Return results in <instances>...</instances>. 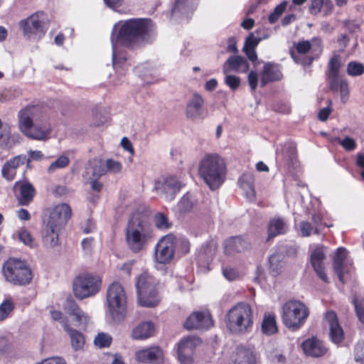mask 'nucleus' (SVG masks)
<instances>
[{
  "instance_id": "2eb2a0df",
  "label": "nucleus",
  "mask_w": 364,
  "mask_h": 364,
  "mask_svg": "<svg viewBox=\"0 0 364 364\" xmlns=\"http://www.w3.org/2000/svg\"><path fill=\"white\" fill-rule=\"evenodd\" d=\"M182 187V183L173 176L159 180L155 189L166 200H172Z\"/></svg>"
},
{
  "instance_id": "423d86ee",
  "label": "nucleus",
  "mask_w": 364,
  "mask_h": 364,
  "mask_svg": "<svg viewBox=\"0 0 364 364\" xmlns=\"http://www.w3.org/2000/svg\"><path fill=\"white\" fill-rule=\"evenodd\" d=\"M107 314L114 322L124 319L127 312V296L123 286L117 282L112 283L107 291Z\"/></svg>"
},
{
  "instance_id": "ddd939ff",
  "label": "nucleus",
  "mask_w": 364,
  "mask_h": 364,
  "mask_svg": "<svg viewBox=\"0 0 364 364\" xmlns=\"http://www.w3.org/2000/svg\"><path fill=\"white\" fill-rule=\"evenodd\" d=\"M310 263L317 276L324 282H329L325 272L326 247L323 245H310Z\"/></svg>"
},
{
  "instance_id": "c03bdc74",
  "label": "nucleus",
  "mask_w": 364,
  "mask_h": 364,
  "mask_svg": "<svg viewBox=\"0 0 364 364\" xmlns=\"http://www.w3.org/2000/svg\"><path fill=\"white\" fill-rule=\"evenodd\" d=\"M70 160L65 155L60 156L55 161H53L48 168V173H54L57 169L64 168L69 164Z\"/></svg>"
},
{
  "instance_id": "8fccbe9b",
  "label": "nucleus",
  "mask_w": 364,
  "mask_h": 364,
  "mask_svg": "<svg viewBox=\"0 0 364 364\" xmlns=\"http://www.w3.org/2000/svg\"><path fill=\"white\" fill-rule=\"evenodd\" d=\"M341 68L340 57L338 55L333 56L328 63V75L337 76Z\"/></svg>"
},
{
  "instance_id": "a19ab883",
  "label": "nucleus",
  "mask_w": 364,
  "mask_h": 364,
  "mask_svg": "<svg viewBox=\"0 0 364 364\" xmlns=\"http://www.w3.org/2000/svg\"><path fill=\"white\" fill-rule=\"evenodd\" d=\"M16 235L19 241L25 245L33 248L36 246L35 240L31 233L25 228H21L16 232Z\"/></svg>"
},
{
  "instance_id": "9d476101",
  "label": "nucleus",
  "mask_w": 364,
  "mask_h": 364,
  "mask_svg": "<svg viewBox=\"0 0 364 364\" xmlns=\"http://www.w3.org/2000/svg\"><path fill=\"white\" fill-rule=\"evenodd\" d=\"M100 284L98 277L89 274H80L73 281L74 295L80 299L93 296L99 291Z\"/></svg>"
},
{
  "instance_id": "f3484780",
  "label": "nucleus",
  "mask_w": 364,
  "mask_h": 364,
  "mask_svg": "<svg viewBox=\"0 0 364 364\" xmlns=\"http://www.w3.org/2000/svg\"><path fill=\"white\" fill-rule=\"evenodd\" d=\"M204 99L198 92H194L186 107V115L193 120L204 119L207 117L204 109Z\"/></svg>"
},
{
  "instance_id": "6e6d98bb",
  "label": "nucleus",
  "mask_w": 364,
  "mask_h": 364,
  "mask_svg": "<svg viewBox=\"0 0 364 364\" xmlns=\"http://www.w3.org/2000/svg\"><path fill=\"white\" fill-rule=\"evenodd\" d=\"M225 83L232 90H237L240 85V78L237 76L225 74Z\"/></svg>"
},
{
  "instance_id": "79ce46f5",
  "label": "nucleus",
  "mask_w": 364,
  "mask_h": 364,
  "mask_svg": "<svg viewBox=\"0 0 364 364\" xmlns=\"http://www.w3.org/2000/svg\"><path fill=\"white\" fill-rule=\"evenodd\" d=\"M154 222L155 226L161 230H166L172 226L171 223L169 222L166 215L162 213H157L154 215Z\"/></svg>"
},
{
  "instance_id": "e2e57ef3",
  "label": "nucleus",
  "mask_w": 364,
  "mask_h": 364,
  "mask_svg": "<svg viewBox=\"0 0 364 364\" xmlns=\"http://www.w3.org/2000/svg\"><path fill=\"white\" fill-rule=\"evenodd\" d=\"M356 315L359 321L364 323V300L355 299L353 301Z\"/></svg>"
},
{
  "instance_id": "1a4fd4ad",
  "label": "nucleus",
  "mask_w": 364,
  "mask_h": 364,
  "mask_svg": "<svg viewBox=\"0 0 364 364\" xmlns=\"http://www.w3.org/2000/svg\"><path fill=\"white\" fill-rule=\"evenodd\" d=\"M48 26L49 20L43 12H36L19 22L23 36L33 41L43 38Z\"/></svg>"
},
{
  "instance_id": "5701e85b",
  "label": "nucleus",
  "mask_w": 364,
  "mask_h": 364,
  "mask_svg": "<svg viewBox=\"0 0 364 364\" xmlns=\"http://www.w3.org/2000/svg\"><path fill=\"white\" fill-rule=\"evenodd\" d=\"M135 357L141 363H157L163 360V353L158 346H152L136 351Z\"/></svg>"
},
{
  "instance_id": "a211bd4d",
  "label": "nucleus",
  "mask_w": 364,
  "mask_h": 364,
  "mask_svg": "<svg viewBox=\"0 0 364 364\" xmlns=\"http://www.w3.org/2000/svg\"><path fill=\"white\" fill-rule=\"evenodd\" d=\"M213 326V321L208 311L193 312L184 323L187 329H208Z\"/></svg>"
},
{
  "instance_id": "bf43d9fd",
  "label": "nucleus",
  "mask_w": 364,
  "mask_h": 364,
  "mask_svg": "<svg viewBox=\"0 0 364 364\" xmlns=\"http://www.w3.org/2000/svg\"><path fill=\"white\" fill-rule=\"evenodd\" d=\"M214 254L215 247H213L212 245H206L205 249L199 253L198 259H204L206 263H208L209 261L213 259Z\"/></svg>"
},
{
  "instance_id": "c756f323",
  "label": "nucleus",
  "mask_w": 364,
  "mask_h": 364,
  "mask_svg": "<svg viewBox=\"0 0 364 364\" xmlns=\"http://www.w3.org/2000/svg\"><path fill=\"white\" fill-rule=\"evenodd\" d=\"M106 173L105 167L97 159L89 161L85 166L83 177L86 180L98 179Z\"/></svg>"
},
{
  "instance_id": "3c124183",
  "label": "nucleus",
  "mask_w": 364,
  "mask_h": 364,
  "mask_svg": "<svg viewBox=\"0 0 364 364\" xmlns=\"http://www.w3.org/2000/svg\"><path fill=\"white\" fill-rule=\"evenodd\" d=\"M104 166L105 167L106 173H117L121 172L122 169V165L119 161L111 159H107Z\"/></svg>"
},
{
  "instance_id": "37998d69",
  "label": "nucleus",
  "mask_w": 364,
  "mask_h": 364,
  "mask_svg": "<svg viewBox=\"0 0 364 364\" xmlns=\"http://www.w3.org/2000/svg\"><path fill=\"white\" fill-rule=\"evenodd\" d=\"M13 350V340L11 336L0 333V354H6Z\"/></svg>"
},
{
  "instance_id": "a878e982",
  "label": "nucleus",
  "mask_w": 364,
  "mask_h": 364,
  "mask_svg": "<svg viewBox=\"0 0 364 364\" xmlns=\"http://www.w3.org/2000/svg\"><path fill=\"white\" fill-rule=\"evenodd\" d=\"M330 328V338L333 343L338 344L343 339V331L338 323L337 316L333 311H328L325 316Z\"/></svg>"
},
{
  "instance_id": "c9c22d12",
  "label": "nucleus",
  "mask_w": 364,
  "mask_h": 364,
  "mask_svg": "<svg viewBox=\"0 0 364 364\" xmlns=\"http://www.w3.org/2000/svg\"><path fill=\"white\" fill-rule=\"evenodd\" d=\"M69 335L72 348L74 350H79L82 348L85 344V338L82 333L71 328L70 326L65 329Z\"/></svg>"
},
{
  "instance_id": "4468645a",
  "label": "nucleus",
  "mask_w": 364,
  "mask_h": 364,
  "mask_svg": "<svg viewBox=\"0 0 364 364\" xmlns=\"http://www.w3.org/2000/svg\"><path fill=\"white\" fill-rule=\"evenodd\" d=\"M200 340L195 336H188L181 340L178 345V357L181 364H192L193 355Z\"/></svg>"
},
{
  "instance_id": "de8ad7c7",
  "label": "nucleus",
  "mask_w": 364,
  "mask_h": 364,
  "mask_svg": "<svg viewBox=\"0 0 364 364\" xmlns=\"http://www.w3.org/2000/svg\"><path fill=\"white\" fill-rule=\"evenodd\" d=\"M134 260H129L118 267L119 277L126 279L131 276Z\"/></svg>"
},
{
  "instance_id": "72a5a7b5",
  "label": "nucleus",
  "mask_w": 364,
  "mask_h": 364,
  "mask_svg": "<svg viewBox=\"0 0 364 364\" xmlns=\"http://www.w3.org/2000/svg\"><path fill=\"white\" fill-rule=\"evenodd\" d=\"M154 326L150 321H144L138 324L132 332V338L135 340L146 339L154 335Z\"/></svg>"
},
{
  "instance_id": "052dcab7",
  "label": "nucleus",
  "mask_w": 364,
  "mask_h": 364,
  "mask_svg": "<svg viewBox=\"0 0 364 364\" xmlns=\"http://www.w3.org/2000/svg\"><path fill=\"white\" fill-rule=\"evenodd\" d=\"M254 181L255 178L253 174L251 173H245L239 178L238 183L242 190H246L247 186L254 185Z\"/></svg>"
},
{
  "instance_id": "aec40b11",
  "label": "nucleus",
  "mask_w": 364,
  "mask_h": 364,
  "mask_svg": "<svg viewBox=\"0 0 364 364\" xmlns=\"http://www.w3.org/2000/svg\"><path fill=\"white\" fill-rule=\"evenodd\" d=\"M301 347L304 353L309 357L320 358L328 353L326 345L316 337H311L304 341Z\"/></svg>"
},
{
  "instance_id": "bb28decb",
  "label": "nucleus",
  "mask_w": 364,
  "mask_h": 364,
  "mask_svg": "<svg viewBox=\"0 0 364 364\" xmlns=\"http://www.w3.org/2000/svg\"><path fill=\"white\" fill-rule=\"evenodd\" d=\"M26 162V157L18 155L7 161L1 168L2 177L7 181L14 180L17 168Z\"/></svg>"
},
{
  "instance_id": "5fc2aeb1",
  "label": "nucleus",
  "mask_w": 364,
  "mask_h": 364,
  "mask_svg": "<svg viewBox=\"0 0 364 364\" xmlns=\"http://www.w3.org/2000/svg\"><path fill=\"white\" fill-rule=\"evenodd\" d=\"M105 4L113 11L122 14L126 12V9L122 7L124 5V0H103Z\"/></svg>"
},
{
  "instance_id": "338daca9",
  "label": "nucleus",
  "mask_w": 364,
  "mask_h": 364,
  "mask_svg": "<svg viewBox=\"0 0 364 364\" xmlns=\"http://www.w3.org/2000/svg\"><path fill=\"white\" fill-rule=\"evenodd\" d=\"M300 232L303 237H308L311 235L312 232L315 233L314 226H312L309 222L302 221L300 225Z\"/></svg>"
},
{
  "instance_id": "603ef678",
  "label": "nucleus",
  "mask_w": 364,
  "mask_h": 364,
  "mask_svg": "<svg viewBox=\"0 0 364 364\" xmlns=\"http://www.w3.org/2000/svg\"><path fill=\"white\" fill-rule=\"evenodd\" d=\"M287 5V1H283L275 7L274 11L269 16V21L271 23H274L278 20L280 16L285 11Z\"/></svg>"
},
{
  "instance_id": "ea45409f",
  "label": "nucleus",
  "mask_w": 364,
  "mask_h": 364,
  "mask_svg": "<svg viewBox=\"0 0 364 364\" xmlns=\"http://www.w3.org/2000/svg\"><path fill=\"white\" fill-rule=\"evenodd\" d=\"M269 270L271 274L276 277L281 272L282 267V256L279 254H273L269 257Z\"/></svg>"
},
{
  "instance_id": "7c9ffc66",
  "label": "nucleus",
  "mask_w": 364,
  "mask_h": 364,
  "mask_svg": "<svg viewBox=\"0 0 364 364\" xmlns=\"http://www.w3.org/2000/svg\"><path fill=\"white\" fill-rule=\"evenodd\" d=\"M288 230V225L287 221L280 217H274L272 218L268 224L267 240L273 238L276 236L285 234Z\"/></svg>"
},
{
  "instance_id": "6ab92c4d",
  "label": "nucleus",
  "mask_w": 364,
  "mask_h": 364,
  "mask_svg": "<svg viewBox=\"0 0 364 364\" xmlns=\"http://www.w3.org/2000/svg\"><path fill=\"white\" fill-rule=\"evenodd\" d=\"M352 262L348 258L347 250L344 247H339L334 254L333 267L341 282L344 283V274L349 271Z\"/></svg>"
},
{
  "instance_id": "49530a36",
  "label": "nucleus",
  "mask_w": 364,
  "mask_h": 364,
  "mask_svg": "<svg viewBox=\"0 0 364 364\" xmlns=\"http://www.w3.org/2000/svg\"><path fill=\"white\" fill-rule=\"evenodd\" d=\"M14 309V303L9 299L4 301L0 305V322L7 318Z\"/></svg>"
},
{
  "instance_id": "b1692460",
  "label": "nucleus",
  "mask_w": 364,
  "mask_h": 364,
  "mask_svg": "<svg viewBox=\"0 0 364 364\" xmlns=\"http://www.w3.org/2000/svg\"><path fill=\"white\" fill-rule=\"evenodd\" d=\"M60 228L44 223L41 230L42 242L46 248H53L59 245Z\"/></svg>"
},
{
  "instance_id": "473e14b6",
  "label": "nucleus",
  "mask_w": 364,
  "mask_h": 364,
  "mask_svg": "<svg viewBox=\"0 0 364 364\" xmlns=\"http://www.w3.org/2000/svg\"><path fill=\"white\" fill-rule=\"evenodd\" d=\"M0 146L3 148H11L16 143L18 142L20 136L18 133L12 134L9 126L3 127V122L0 119Z\"/></svg>"
},
{
  "instance_id": "393cba45",
  "label": "nucleus",
  "mask_w": 364,
  "mask_h": 364,
  "mask_svg": "<svg viewBox=\"0 0 364 364\" xmlns=\"http://www.w3.org/2000/svg\"><path fill=\"white\" fill-rule=\"evenodd\" d=\"M199 0H176L171 15L188 18L196 9Z\"/></svg>"
},
{
  "instance_id": "0e129e2a",
  "label": "nucleus",
  "mask_w": 364,
  "mask_h": 364,
  "mask_svg": "<svg viewBox=\"0 0 364 364\" xmlns=\"http://www.w3.org/2000/svg\"><path fill=\"white\" fill-rule=\"evenodd\" d=\"M223 274L228 281H233L238 278V271L231 267H226L223 268Z\"/></svg>"
},
{
  "instance_id": "7ed1b4c3",
  "label": "nucleus",
  "mask_w": 364,
  "mask_h": 364,
  "mask_svg": "<svg viewBox=\"0 0 364 364\" xmlns=\"http://www.w3.org/2000/svg\"><path fill=\"white\" fill-rule=\"evenodd\" d=\"M154 238V228L144 214L134 213L129 218L125 230V241L133 253L144 250Z\"/></svg>"
},
{
  "instance_id": "69168bd1",
  "label": "nucleus",
  "mask_w": 364,
  "mask_h": 364,
  "mask_svg": "<svg viewBox=\"0 0 364 364\" xmlns=\"http://www.w3.org/2000/svg\"><path fill=\"white\" fill-rule=\"evenodd\" d=\"M355 361L364 363V342H358L354 349Z\"/></svg>"
},
{
  "instance_id": "20e7f679",
  "label": "nucleus",
  "mask_w": 364,
  "mask_h": 364,
  "mask_svg": "<svg viewBox=\"0 0 364 364\" xmlns=\"http://www.w3.org/2000/svg\"><path fill=\"white\" fill-rule=\"evenodd\" d=\"M198 174L210 189H218L226 178L225 159L216 153L205 154L198 164Z\"/></svg>"
},
{
  "instance_id": "f257e3e1",
  "label": "nucleus",
  "mask_w": 364,
  "mask_h": 364,
  "mask_svg": "<svg viewBox=\"0 0 364 364\" xmlns=\"http://www.w3.org/2000/svg\"><path fill=\"white\" fill-rule=\"evenodd\" d=\"M156 36V27L148 18H130L114 24L111 33L112 63L118 77L114 84L124 81L125 70L129 68L122 48H133L152 43Z\"/></svg>"
},
{
  "instance_id": "09e8293b",
  "label": "nucleus",
  "mask_w": 364,
  "mask_h": 364,
  "mask_svg": "<svg viewBox=\"0 0 364 364\" xmlns=\"http://www.w3.org/2000/svg\"><path fill=\"white\" fill-rule=\"evenodd\" d=\"M112 337L106 333H99L94 339V343L99 348H105L109 346L112 343Z\"/></svg>"
},
{
  "instance_id": "9b49d317",
  "label": "nucleus",
  "mask_w": 364,
  "mask_h": 364,
  "mask_svg": "<svg viewBox=\"0 0 364 364\" xmlns=\"http://www.w3.org/2000/svg\"><path fill=\"white\" fill-rule=\"evenodd\" d=\"M176 238L168 234L162 237L157 242L154 250V260L159 264H168L173 259Z\"/></svg>"
},
{
  "instance_id": "4d7b16f0",
  "label": "nucleus",
  "mask_w": 364,
  "mask_h": 364,
  "mask_svg": "<svg viewBox=\"0 0 364 364\" xmlns=\"http://www.w3.org/2000/svg\"><path fill=\"white\" fill-rule=\"evenodd\" d=\"M338 90H340L341 102L346 103L349 95L348 82L347 80L341 78Z\"/></svg>"
},
{
  "instance_id": "f03ea898",
  "label": "nucleus",
  "mask_w": 364,
  "mask_h": 364,
  "mask_svg": "<svg viewBox=\"0 0 364 364\" xmlns=\"http://www.w3.org/2000/svg\"><path fill=\"white\" fill-rule=\"evenodd\" d=\"M18 129L26 137L44 140L50 133V125L43 109L35 105L26 106L17 114Z\"/></svg>"
},
{
  "instance_id": "680f3d73",
  "label": "nucleus",
  "mask_w": 364,
  "mask_h": 364,
  "mask_svg": "<svg viewBox=\"0 0 364 364\" xmlns=\"http://www.w3.org/2000/svg\"><path fill=\"white\" fill-rule=\"evenodd\" d=\"M245 244V240L240 237H232L228 241V245L232 246L233 249L237 252H240L246 247Z\"/></svg>"
},
{
  "instance_id": "a18cd8bd",
  "label": "nucleus",
  "mask_w": 364,
  "mask_h": 364,
  "mask_svg": "<svg viewBox=\"0 0 364 364\" xmlns=\"http://www.w3.org/2000/svg\"><path fill=\"white\" fill-rule=\"evenodd\" d=\"M346 71L350 76H360L364 73V65L356 61H350L347 65Z\"/></svg>"
},
{
  "instance_id": "cd10ccee",
  "label": "nucleus",
  "mask_w": 364,
  "mask_h": 364,
  "mask_svg": "<svg viewBox=\"0 0 364 364\" xmlns=\"http://www.w3.org/2000/svg\"><path fill=\"white\" fill-rule=\"evenodd\" d=\"M282 74L279 65L273 63H266L261 73V86H265L267 83L279 80Z\"/></svg>"
},
{
  "instance_id": "6e6552de",
  "label": "nucleus",
  "mask_w": 364,
  "mask_h": 364,
  "mask_svg": "<svg viewBox=\"0 0 364 364\" xmlns=\"http://www.w3.org/2000/svg\"><path fill=\"white\" fill-rule=\"evenodd\" d=\"M5 279L15 285H26L32 280V272L24 261L9 259L3 265Z\"/></svg>"
},
{
  "instance_id": "864d4df0",
  "label": "nucleus",
  "mask_w": 364,
  "mask_h": 364,
  "mask_svg": "<svg viewBox=\"0 0 364 364\" xmlns=\"http://www.w3.org/2000/svg\"><path fill=\"white\" fill-rule=\"evenodd\" d=\"M50 314L52 319L53 321H58L62 325L64 330L69 326L67 318L63 316L60 311L50 309Z\"/></svg>"
},
{
  "instance_id": "4be33fe9",
  "label": "nucleus",
  "mask_w": 364,
  "mask_h": 364,
  "mask_svg": "<svg viewBox=\"0 0 364 364\" xmlns=\"http://www.w3.org/2000/svg\"><path fill=\"white\" fill-rule=\"evenodd\" d=\"M249 68V63L245 58L240 55H232L224 63L223 71L224 74L231 72L245 73L248 71Z\"/></svg>"
},
{
  "instance_id": "58836bf2",
  "label": "nucleus",
  "mask_w": 364,
  "mask_h": 364,
  "mask_svg": "<svg viewBox=\"0 0 364 364\" xmlns=\"http://www.w3.org/2000/svg\"><path fill=\"white\" fill-rule=\"evenodd\" d=\"M194 205L192 196L189 193L185 194L177 204V211L180 214H184L191 210Z\"/></svg>"
},
{
  "instance_id": "4c0bfd02",
  "label": "nucleus",
  "mask_w": 364,
  "mask_h": 364,
  "mask_svg": "<svg viewBox=\"0 0 364 364\" xmlns=\"http://www.w3.org/2000/svg\"><path fill=\"white\" fill-rule=\"evenodd\" d=\"M311 43L309 41H301L294 43V48L291 50V58L296 63H299V55L307 53L311 49Z\"/></svg>"
},
{
  "instance_id": "f704fd0d",
  "label": "nucleus",
  "mask_w": 364,
  "mask_h": 364,
  "mask_svg": "<svg viewBox=\"0 0 364 364\" xmlns=\"http://www.w3.org/2000/svg\"><path fill=\"white\" fill-rule=\"evenodd\" d=\"M276 155L277 158L284 159L285 162L294 165L296 159L295 144L292 142H287L284 145L281 151L277 147L276 149Z\"/></svg>"
},
{
  "instance_id": "dca6fc26",
  "label": "nucleus",
  "mask_w": 364,
  "mask_h": 364,
  "mask_svg": "<svg viewBox=\"0 0 364 364\" xmlns=\"http://www.w3.org/2000/svg\"><path fill=\"white\" fill-rule=\"evenodd\" d=\"M72 210L66 203L55 205L49 210V217L46 223L62 228L71 217Z\"/></svg>"
},
{
  "instance_id": "c85d7f7f",
  "label": "nucleus",
  "mask_w": 364,
  "mask_h": 364,
  "mask_svg": "<svg viewBox=\"0 0 364 364\" xmlns=\"http://www.w3.org/2000/svg\"><path fill=\"white\" fill-rule=\"evenodd\" d=\"M232 364H256L253 348L250 346H239L236 349Z\"/></svg>"
},
{
  "instance_id": "412c9836",
  "label": "nucleus",
  "mask_w": 364,
  "mask_h": 364,
  "mask_svg": "<svg viewBox=\"0 0 364 364\" xmlns=\"http://www.w3.org/2000/svg\"><path fill=\"white\" fill-rule=\"evenodd\" d=\"M64 309L69 315L73 316V321L76 322L75 325L77 327L85 328L90 322V316L81 310L73 299L66 300Z\"/></svg>"
},
{
  "instance_id": "13d9d810",
  "label": "nucleus",
  "mask_w": 364,
  "mask_h": 364,
  "mask_svg": "<svg viewBox=\"0 0 364 364\" xmlns=\"http://www.w3.org/2000/svg\"><path fill=\"white\" fill-rule=\"evenodd\" d=\"M338 144L348 151H353L357 146L355 141L350 136H346L343 139H338Z\"/></svg>"
},
{
  "instance_id": "e433bc0d",
  "label": "nucleus",
  "mask_w": 364,
  "mask_h": 364,
  "mask_svg": "<svg viewBox=\"0 0 364 364\" xmlns=\"http://www.w3.org/2000/svg\"><path fill=\"white\" fill-rule=\"evenodd\" d=\"M262 331L263 333L270 336L277 332L275 316L273 314H264L262 323Z\"/></svg>"
},
{
  "instance_id": "39448f33",
  "label": "nucleus",
  "mask_w": 364,
  "mask_h": 364,
  "mask_svg": "<svg viewBox=\"0 0 364 364\" xmlns=\"http://www.w3.org/2000/svg\"><path fill=\"white\" fill-rule=\"evenodd\" d=\"M224 321L231 333L244 334L250 330L253 324L252 309L247 303H237L227 311Z\"/></svg>"
},
{
  "instance_id": "f8f14e48",
  "label": "nucleus",
  "mask_w": 364,
  "mask_h": 364,
  "mask_svg": "<svg viewBox=\"0 0 364 364\" xmlns=\"http://www.w3.org/2000/svg\"><path fill=\"white\" fill-rule=\"evenodd\" d=\"M157 281L146 272H142L136 279V288L137 291L138 303L140 306H151L157 301L155 297L149 301L144 292L156 289Z\"/></svg>"
},
{
  "instance_id": "0eeeda50",
  "label": "nucleus",
  "mask_w": 364,
  "mask_h": 364,
  "mask_svg": "<svg viewBox=\"0 0 364 364\" xmlns=\"http://www.w3.org/2000/svg\"><path fill=\"white\" fill-rule=\"evenodd\" d=\"M309 316V308L297 300L287 301L282 307V321L292 331H297L304 326Z\"/></svg>"
},
{
  "instance_id": "774afa93",
  "label": "nucleus",
  "mask_w": 364,
  "mask_h": 364,
  "mask_svg": "<svg viewBox=\"0 0 364 364\" xmlns=\"http://www.w3.org/2000/svg\"><path fill=\"white\" fill-rule=\"evenodd\" d=\"M36 364H67L65 360L59 356L47 358Z\"/></svg>"
},
{
  "instance_id": "2f4dec72",
  "label": "nucleus",
  "mask_w": 364,
  "mask_h": 364,
  "mask_svg": "<svg viewBox=\"0 0 364 364\" xmlns=\"http://www.w3.org/2000/svg\"><path fill=\"white\" fill-rule=\"evenodd\" d=\"M14 188L19 190L20 196L18 200L21 205H28L33 200L35 189L31 183L17 181L14 185Z\"/></svg>"
}]
</instances>
